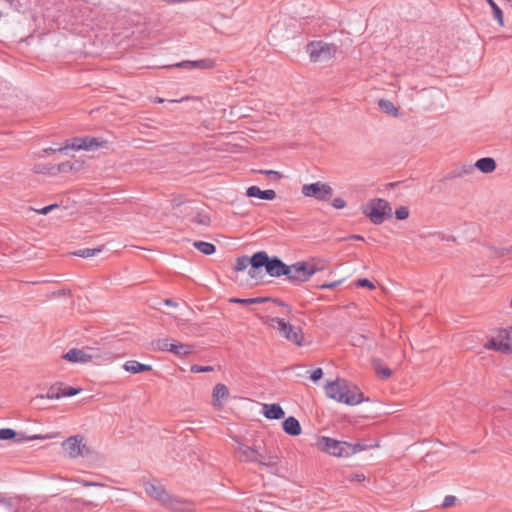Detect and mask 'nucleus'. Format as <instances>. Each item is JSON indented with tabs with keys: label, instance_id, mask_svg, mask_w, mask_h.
Instances as JSON below:
<instances>
[{
	"label": "nucleus",
	"instance_id": "a19ab883",
	"mask_svg": "<svg viewBox=\"0 0 512 512\" xmlns=\"http://www.w3.org/2000/svg\"><path fill=\"white\" fill-rule=\"evenodd\" d=\"M457 501H458V499L455 496L448 495V496H446L444 498L442 504L440 506H437V507L441 508V509H448V508L454 506Z\"/></svg>",
	"mask_w": 512,
	"mask_h": 512
},
{
	"label": "nucleus",
	"instance_id": "0eeeda50",
	"mask_svg": "<svg viewBox=\"0 0 512 512\" xmlns=\"http://www.w3.org/2000/svg\"><path fill=\"white\" fill-rule=\"evenodd\" d=\"M62 447L68 452L70 458L87 457L91 454L90 448L84 443V436L79 434L64 440Z\"/></svg>",
	"mask_w": 512,
	"mask_h": 512
},
{
	"label": "nucleus",
	"instance_id": "4d7b16f0",
	"mask_svg": "<svg viewBox=\"0 0 512 512\" xmlns=\"http://www.w3.org/2000/svg\"><path fill=\"white\" fill-rule=\"evenodd\" d=\"M272 299V297H256L251 298L252 304H261L265 302H269Z\"/></svg>",
	"mask_w": 512,
	"mask_h": 512
},
{
	"label": "nucleus",
	"instance_id": "f8f14e48",
	"mask_svg": "<svg viewBox=\"0 0 512 512\" xmlns=\"http://www.w3.org/2000/svg\"><path fill=\"white\" fill-rule=\"evenodd\" d=\"M88 361L96 365L111 361L114 354L104 347H91L86 346Z\"/></svg>",
	"mask_w": 512,
	"mask_h": 512
},
{
	"label": "nucleus",
	"instance_id": "c9c22d12",
	"mask_svg": "<svg viewBox=\"0 0 512 512\" xmlns=\"http://www.w3.org/2000/svg\"><path fill=\"white\" fill-rule=\"evenodd\" d=\"M104 249V245L98 247V248H85L80 249L72 253L74 256L82 257V258H88L97 255Z\"/></svg>",
	"mask_w": 512,
	"mask_h": 512
},
{
	"label": "nucleus",
	"instance_id": "393cba45",
	"mask_svg": "<svg viewBox=\"0 0 512 512\" xmlns=\"http://www.w3.org/2000/svg\"><path fill=\"white\" fill-rule=\"evenodd\" d=\"M76 164L77 162L72 163L70 161H66L57 165H50L49 169L47 170V173L50 175H55L57 173H67L72 170L77 171L79 170L80 166Z\"/></svg>",
	"mask_w": 512,
	"mask_h": 512
},
{
	"label": "nucleus",
	"instance_id": "2eb2a0df",
	"mask_svg": "<svg viewBox=\"0 0 512 512\" xmlns=\"http://www.w3.org/2000/svg\"><path fill=\"white\" fill-rule=\"evenodd\" d=\"M248 266H250L248 275L252 279L257 278L258 277V268H255V266H257V263L255 264V262H254V254L251 257H248L246 255L237 257L233 268L236 272H242Z\"/></svg>",
	"mask_w": 512,
	"mask_h": 512
},
{
	"label": "nucleus",
	"instance_id": "de8ad7c7",
	"mask_svg": "<svg viewBox=\"0 0 512 512\" xmlns=\"http://www.w3.org/2000/svg\"><path fill=\"white\" fill-rule=\"evenodd\" d=\"M343 281H344V279H340V280H336V281L329 282V283H323V284L317 285L316 287L319 289H333V288H336L337 286H339L340 284H342Z\"/></svg>",
	"mask_w": 512,
	"mask_h": 512
},
{
	"label": "nucleus",
	"instance_id": "bf43d9fd",
	"mask_svg": "<svg viewBox=\"0 0 512 512\" xmlns=\"http://www.w3.org/2000/svg\"><path fill=\"white\" fill-rule=\"evenodd\" d=\"M164 304L167 305V306H173V307L177 306V303L174 300L170 299V298L165 299L164 300Z\"/></svg>",
	"mask_w": 512,
	"mask_h": 512
},
{
	"label": "nucleus",
	"instance_id": "b1692460",
	"mask_svg": "<svg viewBox=\"0 0 512 512\" xmlns=\"http://www.w3.org/2000/svg\"><path fill=\"white\" fill-rule=\"evenodd\" d=\"M22 500L18 497H8L0 493V505L5 509L12 510L13 512H19L25 507L21 506Z\"/></svg>",
	"mask_w": 512,
	"mask_h": 512
},
{
	"label": "nucleus",
	"instance_id": "dca6fc26",
	"mask_svg": "<svg viewBox=\"0 0 512 512\" xmlns=\"http://www.w3.org/2000/svg\"><path fill=\"white\" fill-rule=\"evenodd\" d=\"M345 395L342 398L341 403L346 405L354 406L365 400L363 393L359 390V388L355 385H352L350 382L347 383L345 388Z\"/></svg>",
	"mask_w": 512,
	"mask_h": 512
},
{
	"label": "nucleus",
	"instance_id": "7c9ffc66",
	"mask_svg": "<svg viewBox=\"0 0 512 512\" xmlns=\"http://www.w3.org/2000/svg\"><path fill=\"white\" fill-rule=\"evenodd\" d=\"M62 386H64V383L62 382H56L55 384L51 385L46 393V395H37L36 399H59L61 398L60 392L62 391Z\"/></svg>",
	"mask_w": 512,
	"mask_h": 512
},
{
	"label": "nucleus",
	"instance_id": "4c0bfd02",
	"mask_svg": "<svg viewBox=\"0 0 512 512\" xmlns=\"http://www.w3.org/2000/svg\"><path fill=\"white\" fill-rule=\"evenodd\" d=\"M191 221L198 225L209 226L211 223V217L209 216V214L201 211L197 212L196 215L191 219Z\"/></svg>",
	"mask_w": 512,
	"mask_h": 512
},
{
	"label": "nucleus",
	"instance_id": "ddd939ff",
	"mask_svg": "<svg viewBox=\"0 0 512 512\" xmlns=\"http://www.w3.org/2000/svg\"><path fill=\"white\" fill-rule=\"evenodd\" d=\"M348 381L345 379L337 378L335 381L329 382L326 387V395L341 403L342 398L345 395V388L347 386Z\"/></svg>",
	"mask_w": 512,
	"mask_h": 512
},
{
	"label": "nucleus",
	"instance_id": "473e14b6",
	"mask_svg": "<svg viewBox=\"0 0 512 512\" xmlns=\"http://www.w3.org/2000/svg\"><path fill=\"white\" fill-rule=\"evenodd\" d=\"M193 246L205 255H212L216 251V246L213 243L206 241H195Z\"/></svg>",
	"mask_w": 512,
	"mask_h": 512
},
{
	"label": "nucleus",
	"instance_id": "58836bf2",
	"mask_svg": "<svg viewBox=\"0 0 512 512\" xmlns=\"http://www.w3.org/2000/svg\"><path fill=\"white\" fill-rule=\"evenodd\" d=\"M82 391L80 387L62 386L61 397H72Z\"/></svg>",
	"mask_w": 512,
	"mask_h": 512
},
{
	"label": "nucleus",
	"instance_id": "a18cd8bd",
	"mask_svg": "<svg viewBox=\"0 0 512 512\" xmlns=\"http://www.w3.org/2000/svg\"><path fill=\"white\" fill-rule=\"evenodd\" d=\"M269 302H273L275 305L284 308L287 314H290L292 312V307L279 298L272 297V299Z\"/></svg>",
	"mask_w": 512,
	"mask_h": 512
},
{
	"label": "nucleus",
	"instance_id": "a878e982",
	"mask_svg": "<svg viewBox=\"0 0 512 512\" xmlns=\"http://www.w3.org/2000/svg\"><path fill=\"white\" fill-rule=\"evenodd\" d=\"M310 270H312V276L317 272L324 271L329 266V260L321 257H312L306 261Z\"/></svg>",
	"mask_w": 512,
	"mask_h": 512
},
{
	"label": "nucleus",
	"instance_id": "052dcab7",
	"mask_svg": "<svg viewBox=\"0 0 512 512\" xmlns=\"http://www.w3.org/2000/svg\"><path fill=\"white\" fill-rule=\"evenodd\" d=\"M48 169H49V167H48V168H46V167H40V165L35 166V172H36V173H40V172H47V170H48Z\"/></svg>",
	"mask_w": 512,
	"mask_h": 512
},
{
	"label": "nucleus",
	"instance_id": "f3484780",
	"mask_svg": "<svg viewBox=\"0 0 512 512\" xmlns=\"http://www.w3.org/2000/svg\"><path fill=\"white\" fill-rule=\"evenodd\" d=\"M175 66L189 69L211 70L215 68L216 61L212 58H204L195 61L186 60L176 64Z\"/></svg>",
	"mask_w": 512,
	"mask_h": 512
},
{
	"label": "nucleus",
	"instance_id": "423d86ee",
	"mask_svg": "<svg viewBox=\"0 0 512 512\" xmlns=\"http://www.w3.org/2000/svg\"><path fill=\"white\" fill-rule=\"evenodd\" d=\"M338 47L333 43H325L323 41H311L307 44V53L311 61H324L329 60L335 56Z\"/></svg>",
	"mask_w": 512,
	"mask_h": 512
},
{
	"label": "nucleus",
	"instance_id": "f257e3e1",
	"mask_svg": "<svg viewBox=\"0 0 512 512\" xmlns=\"http://www.w3.org/2000/svg\"><path fill=\"white\" fill-rule=\"evenodd\" d=\"M148 496L162 503L163 507L173 512H194L192 503L177 496L170 495L165 488L156 481L144 485Z\"/></svg>",
	"mask_w": 512,
	"mask_h": 512
},
{
	"label": "nucleus",
	"instance_id": "9b49d317",
	"mask_svg": "<svg viewBox=\"0 0 512 512\" xmlns=\"http://www.w3.org/2000/svg\"><path fill=\"white\" fill-rule=\"evenodd\" d=\"M509 340H510V330L509 329H499L497 337L491 338L484 345L486 349L499 351L501 353L509 350Z\"/></svg>",
	"mask_w": 512,
	"mask_h": 512
},
{
	"label": "nucleus",
	"instance_id": "7ed1b4c3",
	"mask_svg": "<svg viewBox=\"0 0 512 512\" xmlns=\"http://www.w3.org/2000/svg\"><path fill=\"white\" fill-rule=\"evenodd\" d=\"M256 317L264 325H267L270 328L278 330L279 334L288 341L294 343L297 346L303 345L304 334L300 327H295L291 325L283 318L263 316L260 314H256Z\"/></svg>",
	"mask_w": 512,
	"mask_h": 512
},
{
	"label": "nucleus",
	"instance_id": "774afa93",
	"mask_svg": "<svg viewBox=\"0 0 512 512\" xmlns=\"http://www.w3.org/2000/svg\"><path fill=\"white\" fill-rule=\"evenodd\" d=\"M504 354H508V355H511L512 356V343L509 342V350H507L506 352H504Z\"/></svg>",
	"mask_w": 512,
	"mask_h": 512
},
{
	"label": "nucleus",
	"instance_id": "e2e57ef3",
	"mask_svg": "<svg viewBox=\"0 0 512 512\" xmlns=\"http://www.w3.org/2000/svg\"><path fill=\"white\" fill-rule=\"evenodd\" d=\"M44 152L50 154V153L59 152V150H58V147L57 148L49 147V148L44 149Z\"/></svg>",
	"mask_w": 512,
	"mask_h": 512
},
{
	"label": "nucleus",
	"instance_id": "2f4dec72",
	"mask_svg": "<svg viewBox=\"0 0 512 512\" xmlns=\"http://www.w3.org/2000/svg\"><path fill=\"white\" fill-rule=\"evenodd\" d=\"M372 365L379 378L388 379L392 375V370L390 368L381 367V361L379 359H373Z\"/></svg>",
	"mask_w": 512,
	"mask_h": 512
},
{
	"label": "nucleus",
	"instance_id": "13d9d810",
	"mask_svg": "<svg viewBox=\"0 0 512 512\" xmlns=\"http://www.w3.org/2000/svg\"><path fill=\"white\" fill-rule=\"evenodd\" d=\"M55 295H58V296H64V295H71V290L70 289H61L57 292H54Z\"/></svg>",
	"mask_w": 512,
	"mask_h": 512
},
{
	"label": "nucleus",
	"instance_id": "bb28decb",
	"mask_svg": "<svg viewBox=\"0 0 512 512\" xmlns=\"http://www.w3.org/2000/svg\"><path fill=\"white\" fill-rule=\"evenodd\" d=\"M229 395V391L226 385L218 383L213 388V405L220 406L222 400H225Z\"/></svg>",
	"mask_w": 512,
	"mask_h": 512
},
{
	"label": "nucleus",
	"instance_id": "6e6d98bb",
	"mask_svg": "<svg viewBox=\"0 0 512 512\" xmlns=\"http://www.w3.org/2000/svg\"><path fill=\"white\" fill-rule=\"evenodd\" d=\"M202 97H199V96H185V97H182L181 99L179 100H176V99H173V100H169L170 103H177V102H183V101H188V100H194V101H202Z\"/></svg>",
	"mask_w": 512,
	"mask_h": 512
},
{
	"label": "nucleus",
	"instance_id": "680f3d73",
	"mask_svg": "<svg viewBox=\"0 0 512 512\" xmlns=\"http://www.w3.org/2000/svg\"><path fill=\"white\" fill-rule=\"evenodd\" d=\"M364 479H365V476H364L363 474H356V475L352 478V480H356V481H358V482H361V481H363Z\"/></svg>",
	"mask_w": 512,
	"mask_h": 512
},
{
	"label": "nucleus",
	"instance_id": "6ab92c4d",
	"mask_svg": "<svg viewBox=\"0 0 512 512\" xmlns=\"http://www.w3.org/2000/svg\"><path fill=\"white\" fill-rule=\"evenodd\" d=\"M246 196L271 201L276 198V192L273 189L261 190L258 186L253 185L246 189Z\"/></svg>",
	"mask_w": 512,
	"mask_h": 512
},
{
	"label": "nucleus",
	"instance_id": "aec40b11",
	"mask_svg": "<svg viewBox=\"0 0 512 512\" xmlns=\"http://www.w3.org/2000/svg\"><path fill=\"white\" fill-rule=\"evenodd\" d=\"M63 358L72 363H88V355L86 347L82 349L72 348L67 351Z\"/></svg>",
	"mask_w": 512,
	"mask_h": 512
},
{
	"label": "nucleus",
	"instance_id": "49530a36",
	"mask_svg": "<svg viewBox=\"0 0 512 512\" xmlns=\"http://www.w3.org/2000/svg\"><path fill=\"white\" fill-rule=\"evenodd\" d=\"M214 368L212 366H200L197 364H194L191 366L190 371L192 373H202V372H211Z\"/></svg>",
	"mask_w": 512,
	"mask_h": 512
},
{
	"label": "nucleus",
	"instance_id": "f704fd0d",
	"mask_svg": "<svg viewBox=\"0 0 512 512\" xmlns=\"http://www.w3.org/2000/svg\"><path fill=\"white\" fill-rule=\"evenodd\" d=\"M492 10V14L500 26H503L504 16L502 9L496 4L494 0H486Z\"/></svg>",
	"mask_w": 512,
	"mask_h": 512
},
{
	"label": "nucleus",
	"instance_id": "5701e85b",
	"mask_svg": "<svg viewBox=\"0 0 512 512\" xmlns=\"http://www.w3.org/2000/svg\"><path fill=\"white\" fill-rule=\"evenodd\" d=\"M282 428L290 436H298L302 432L300 422L294 416L286 418L282 423Z\"/></svg>",
	"mask_w": 512,
	"mask_h": 512
},
{
	"label": "nucleus",
	"instance_id": "338daca9",
	"mask_svg": "<svg viewBox=\"0 0 512 512\" xmlns=\"http://www.w3.org/2000/svg\"><path fill=\"white\" fill-rule=\"evenodd\" d=\"M441 239L447 240V241H453V242L456 241V238L454 236H448V237L442 236Z\"/></svg>",
	"mask_w": 512,
	"mask_h": 512
},
{
	"label": "nucleus",
	"instance_id": "39448f33",
	"mask_svg": "<svg viewBox=\"0 0 512 512\" xmlns=\"http://www.w3.org/2000/svg\"><path fill=\"white\" fill-rule=\"evenodd\" d=\"M362 212L375 225H380L386 218L392 217V209L389 202L382 198L369 200L363 207Z\"/></svg>",
	"mask_w": 512,
	"mask_h": 512
},
{
	"label": "nucleus",
	"instance_id": "37998d69",
	"mask_svg": "<svg viewBox=\"0 0 512 512\" xmlns=\"http://www.w3.org/2000/svg\"><path fill=\"white\" fill-rule=\"evenodd\" d=\"M354 285L356 287H364V288H368L371 290L375 288V285L373 284V282L367 278H360V279L356 280Z\"/></svg>",
	"mask_w": 512,
	"mask_h": 512
},
{
	"label": "nucleus",
	"instance_id": "4468645a",
	"mask_svg": "<svg viewBox=\"0 0 512 512\" xmlns=\"http://www.w3.org/2000/svg\"><path fill=\"white\" fill-rule=\"evenodd\" d=\"M255 462L261 467L273 468L278 465L279 457L275 454H272L265 447L261 448L260 446H258L256 451Z\"/></svg>",
	"mask_w": 512,
	"mask_h": 512
},
{
	"label": "nucleus",
	"instance_id": "c03bdc74",
	"mask_svg": "<svg viewBox=\"0 0 512 512\" xmlns=\"http://www.w3.org/2000/svg\"><path fill=\"white\" fill-rule=\"evenodd\" d=\"M493 252L496 257H503L512 252V245L509 247H495Z\"/></svg>",
	"mask_w": 512,
	"mask_h": 512
},
{
	"label": "nucleus",
	"instance_id": "79ce46f5",
	"mask_svg": "<svg viewBox=\"0 0 512 512\" xmlns=\"http://www.w3.org/2000/svg\"><path fill=\"white\" fill-rule=\"evenodd\" d=\"M409 216V209L406 206H400L395 210V217L397 220H405Z\"/></svg>",
	"mask_w": 512,
	"mask_h": 512
},
{
	"label": "nucleus",
	"instance_id": "20e7f679",
	"mask_svg": "<svg viewBox=\"0 0 512 512\" xmlns=\"http://www.w3.org/2000/svg\"><path fill=\"white\" fill-rule=\"evenodd\" d=\"M254 262L257 263L258 276L261 269L265 268L266 273L271 277L286 276L288 265L285 264L278 256L270 257L266 251H258L254 253Z\"/></svg>",
	"mask_w": 512,
	"mask_h": 512
},
{
	"label": "nucleus",
	"instance_id": "cd10ccee",
	"mask_svg": "<svg viewBox=\"0 0 512 512\" xmlns=\"http://www.w3.org/2000/svg\"><path fill=\"white\" fill-rule=\"evenodd\" d=\"M124 370L129 372V373H132V374H137V373H142V372H148V371H151L152 370V366L151 365H148V364H142L136 360H129L127 361L124 366H123Z\"/></svg>",
	"mask_w": 512,
	"mask_h": 512
},
{
	"label": "nucleus",
	"instance_id": "1a4fd4ad",
	"mask_svg": "<svg viewBox=\"0 0 512 512\" xmlns=\"http://www.w3.org/2000/svg\"><path fill=\"white\" fill-rule=\"evenodd\" d=\"M301 192L306 197L315 198L318 201H328L333 195L332 187L323 182L304 184Z\"/></svg>",
	"mask_w": 512,
	"mask_h": 512
},
{
	"label": "nucleus",
	"instance_id": "f03ea898",
	"mask_svg": "<svg viewBox=\"0 0 512 512\" xmlns=\"http://www.w3.org/2000/svg\"><path fill=\"white\" fill-rule=\"evenodd\" d=\"M315 446L320 451L338 458L350 457L358 452L366 450L369 447V445L361 442L349 443L347 441H340L327 436L319 437ZM370 447H372V445H370Z\"/></svg>",
	"mask_w": 512,
	"mask_h": 512
},
{
	"label": "nucleus",
	"instance_id": "4be33fe9",
	"mask_svg": "<svg viewBox=\"0 0 512 512\" xmlns=\"http://www.w3.org/2000/svg\"><path fill=\"white\" fill-rule=\"evenodd\" d=\"M85 137H74L72 139H67L63 146H59V153H67L68 150H85Z\"/></svg>",
	"mask_w": 512,
	"mask_h": 512
},
{
	"label": "nucleus",
	"instance_id": "c756f323",
	"mask_svg": "<svg viewBox=\"0 0 512 512\" xmlns=\"http://www.w3.org/2000/svg\"><path fill=\"white\" fill-rule=\"evenodd\" d=\"M194 345L192 344H184L180 342H175L171 346V353L178 357H184L192 354L194 352Z\"/></svg>",
	"mask_w": 512,
	"mask_h": 512
},
{
	"label": "nucleus",
	"instance_id": "3c124183",
	"mask_svg": "<svg viewBox=\"0 0 512 512\" xmlns=\"http://www.w3.org/2000/svg\"><path fill=\"white\" fill-rule=\"evenodd\" d=\"M55 208H58V204L57 203L45 206V207H43L41 209L36 210V212L38 214H41V215H47L50 211H52Z\"/></svg>",
	"mask_w": 512,
	"mask_h": 512
},
{
	"label": "nucleus",
	"instance_id": "603ef678",
	"mask_svg": "<svg viewBox=\"0 0 512 512\" xmlns=\"http://www.w3.org/2000/svg\"><path fill=\"white\" fill-rule=\"evenodd\" d=\"M187 330H188L187 332L192 333V334H200L202 331V327H201V325H199L197 323H193V324H188Z\"/></svg>",
	"mask_w": 512,
	"mask_h": 512
},
{
	"label": "nucleus",
	"instance_id": "6e6552de",
	"mask_svg": "<svg viewBox=\"0 0 512 512\" xmlns=\"http://www.w3.org/2000/svg\"><path fill=\"white\" fill-rule=\"evenodd\" d=\"M312 270L309 269L306 261H298L288 265L286 273L287 280L293 285H300L307 282L312 277Z\"/></svg>",
	"mask_w": 512,
	"mask_h": 512
},
{
	"label": "nucleus",
	"instance_id": "69168bd1",
	"mask_svg": "<svg viewBox=\"0 0 512 512\" xmlns=\"http://www.w3.org/2000/svg\"><path fill=\"white\" fill-rule=\"evenodd\" d=\"M350 239L362 241V240H364V237L361 235L354 234V235L350 236Z\"/></svg>",
	"mask_w": 512,
	"mask_h": 512
},
{
	"label": "nucleus",
	"instance_id": "72a5a7b5",
	"mask_svg": "<svg viewBox=\"0 0 512 512\" xmlns=\"http://www.w3.org/2000/svg\"><path fill=\"white\" fill-rule=\"evenodd\" d=\"M378 106L380 107L381 110H383L385 113H387L389 115H393V116L398 115V108L395 107L393 102H391L390 100L380 99L378 101Z\"/></svg>",
	"mask_w": 512,
	"mask_h": 512
},
{
	"label": "nucleus",
	"instance_id": "a211bd4d",
	"mask_svg": "<svg viewBox=\"0 0 512 512\" xmlns=\"http://www.w3.org/2000/svg\"><path fill=\"white\" fill-rule=\"evenodd\" d=\"M257 445L248 446L243 443H238V447L236 449V457L241 462H255L256 461V451H257Z\"/></svg>",
	"mask_w": 512,
	"mask_h": 512
},
{
	"label": "nucleus",
	"instance_id": "5fc2aeb1",
	"mask_svg": "<svg viewBox=\"0 0 512 512\" xmlns=\"http://www.w3.org/2000/svg\"><path fill=\"white\" fill-rule=\"evenodd\" d=\"M231 303L241 304V305H251V298H231L229 300Z\"/></svg>",
	"mask_w": 512,
	"mask_h": 512
},
{
	"label": "nucleus",
	"instance_id": "412c9836",
	"mask_svg": "<svg viewBox=\"0 0 512 512\" xmlns=\"http://www.w3.org/2000/svg\"><path fill=\"white\" fill-rule=\"evenodd\" d=\"M262 413L267 419L279 420L284 418L285 412L283 408L276 403L264 404L262 407Z\"/></svg>",
	"mask_w": 512,
	"mask_h": 512
},
{
	"label": "nucleus",
	"instance_id": "8fccbe9b",
	"mask_svg": "<svg viewBox=\"0 0 512 512\" xmlns=\"http://www.w3.org/2000/svg\"><path fill=\"white\" fill-rule=\"evenodd\" d=\"M322 377L323 370L321 368H316L315 370L312 371L310 375V379L315 383L318 382Z\"/></svg>",
	"mask_w": 512,
	"mask_h": 512
},
{
	"label": "nucleus",
	"instance_id": "0e129e2a",
	"mask_svg": "<svg viewBox=\"0 0 512 512\" xmlns=\"http://www.w3.org/2000/svg\"><path fill=\"white\" fill-rule=\"evenodd\" d=\"M82 484L84 486H100L101 484L99 483H96V482H89V481H83Z\"/></svg>",
	"mask_w": 512,
	"mask_h": 512
},
{
	"label": "nucleus",
	"instance_id": "ea45409f",
	"mask_svg": "<svg viewBox=\"0 0 512 512\" xmlns=\"http://www.w3.org/2000/svg\"><path fill=\"white\" fill-rule=\"evenodd\" d=\"M85 142H86L85 143V146H86L85 150L99 148V147L102 146V143H103V141H100L99 138L88 137V136H85Z\"/></svg>",
	"mask_w": 512,
	"mask_h": 512
},
{
	"label": "nucleus",
	"instance_id": "864d4df0",
	"mask_svg": "<svg viewBox=\"0 0 512 512\" xmlns=\"http://www.w3.org/2000/svg\"><path fill=\"white\" fill-rule=\"evenodd\" d=\"M332 206L335 209H342L346 206V201L343 198L337 197V198L333 199Z\"/></svg>",
	"mask_w": 512,
	"mask_h": 512
},
{
	"label": "nucleus",
	"instance_id": "9d476101",
	"mask_svg": "<svg viewBox=\"0 0 512 512\" xmlns=\"http://www.w3.org/2000/svg\"><path fill=\"white\" fill-rule=\"evenodd\" d=\"M53 435L47 434V435H41V434H35L26 436L23 433H18L14 429L11 428H1L0 429V440H14L15 442H22V441H30V440H45V439H51L53 438Z\"/></svg>",
	"mask_w": 512,
	"mask_h": 512
},
{
	"label": "nucleus",
	"instance_id": "c85d7f7f",
	"mask_svg": "<svg viewBox=\"0 0 512 512\" xmlns=\"http://www.w3.org/2000/svg\"><path fill=\"white\" fill-rule=\"evenodd\" d=\"M475 167L482 173H492L496 167V161L491 157H483L476 161Z\"/></svg>",
	"mask_w": 512,
	"mask_h": 512
},
{
	"label": "nucleus",
	"instance_id": "09e8293b",
	"mask_svg": "<svg viewBox=\"0 0 512 512\" xmlns=\"http://www.w3.org/2000/svg\"><path fill=\"white\" fill-rule=\"evenodd\" d=\"M258 173L264 174L270 178H273L274 180H279L282 178V174L274 170H259Z\"/></svg>",
	"mask_w": 512,
	"mask_h": 512
},
{
	"label": "nucleus",
	"instance_id": "e433bc0d",
	"mask_svg": "<svg viewBox=\"0 0 512 512\" xmlns=\"http://www.w3.org/2000/svg\"><path fill=\"white\" fill-rule=\"evenodd\" d=\"M173 343H170L168 338L157 339L152 342V346L154 350L163 351V352H171V346Z\"/></svg>",
	"mask_w": 512,
	"mask_h": 512
}]
</instances>
